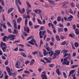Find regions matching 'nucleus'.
<instances>
[{
  "label": "nucleus",
  "instance_id": "18",
  "mask_svg": "<svg viewBox=\"0 0 79 79\" xmlns=\"http://www.w3.org/2000/svg\"><path fill=\"white\" fill-rule=\"evenodd\" d=\"M75 34L76 35H78L79 34V30L77 29H76L75 30Z\"/></svg>",
  "mask_w": 79,
  "mask_h": 79
},
{
  "label": "nucleus",
  "instance_id": "9",
  "mask_svg": "<svg viewBox=\"0 0 79 79\" xmlns=\"http://www.w3.org/2000/svg\"><path fill=\"white\" fill-rule=\"evenodd\" d=\"M74 72H75V70H72L70 71L69 74V76H70L71 74H74Z\"/></svg>",
  "mask_w": 79,
  "mask_h": 79
},
{
  "label": "nucleus",
  "instance_id": "6",
  "mask_svg": "<svg viewBox=\"0 0 79 79\" xmlns=\"http://www.w3.org/2000/svg\"><path fill=\"white\" fill-rule=\"evenodd\" d=\"M38 14L40 15L41 20H42V15H41V13H42V10L40 9H38Z\"/></svg>",
  "mask_w": 79,
  "mask_h": 79
},
{
  "label": "nucleus",
  "instance_id": "51",
  "mask_svg": "<svg viewBox=\"0 0 79 79\" xmlns=\"http://www.w3.org/2000/svg\"><path fill=\"white\" fill-rule=\"evenodd\" d=\"M59 32H62L63 31V29L61 28H60L58 29Z\"/></svg>",
  "mask_w": 79,
  "mask_h": 79
},
{
  "label": "nucleus",
  "instance_id": "43",
  "mask_svg": "<svg viewBox=\"0 0 79 79\" xmlns=\"http://www.w3.org/2000/svg\"><path fill=\"white\" fill-rule=\"evenodd\" d=\"M63 74L64 75V77L65 78H66V77H67V76H66V73L65 72H63Z\"/></svg>",
  "mask_w": 79,
  "mask_h": 79
},
{
  "label": "nucleus",
  "instance_id": "3",
  "mask_svg": "<svg viewBox=\"0 0 79 79\" xmlns=\"http://www.w3.org/2000/svg\"><path fill=\"white\" fill-rule=\"evenodd\" d=\"M67 57H65V59H64V62H63V64H66V65H69V61H67Z\"/></svg>",
  "mask_w": 79,
  "mask_h": 79
},
{
  "label": "nucleus",
  "instance_id": "25",
  "mask_svg": "<svg viewBox=\"0 0 79 79\" xmlns=\"http://www.w3.org/2000/svg\"><path fill=\"white\" fill-rule=\"evenodd\" d=\"M9 75L10 76H12L14 77H15L16 76V74L15 73H11Z\"/></svg>",
  "mask_w": 79,
  "mask_h": 79
},
{
  "label": "nucleus",
  "instance_id": "48",
  "mask_svg": "<svg viewBox=\"0 0 79 79\" xmlns=\"http://www.w3.org/2000/svg\"><path fill=\"white\" fill-rule=\"evenodd\" d=\"M57 21H61V17L59 16L57 19Z\"/></svg>",
  "mask_w": 79,
  "mask_h": 79
},
{
  "label": "nucleus",
  "instance_id": "52",
  "mask_svg": "<svg viewBox=\"0 0 79 79\" xmlns=\"http://www.w3.org/2000/svg\"><path fill=\"white\" fill-rule=\"evenodd\" d=\"M5 65H8V60H6L5 62Z\"/></svg>",
  "mask_w": 79,
  "mask_h": 79
},
{
  "label": "nucleus",
  "instance_id": "5",
  "mask_svg": "<svg viewBox=\"0 0 79 79\" xmlns=\"http://www.w3.org/2000/svg\"><path fill=\"white\" fill-rule=\"evenodd\" d=\"M3 46L4 47H6V44L5 43H3V42H1V44H0V47L2 48Z\"/></svg>",
  "mask_w": 79,
  "mask_h": 79
},
{
  "label": "nucleus",
  "instance_id": "37",
  "mask_svg": "<svg viewBox=\"0 0 79 79\" xmlns=\"http://www.w3.org/2000/svg\"><path fill=\"white\" fill-rule=\"evenodd\" d=\"M9 36L10 38H13V37H15V36L14 35H10Z\"/></svg>",
  "mask_w": 79,
  "mask_h": 79
},
{
  "label": "nucleus",
  "instance_id": "1",
  "mask_svg": "<svg viewBox=\"0 0 79 79\" xmlns=\"http://www.w3.org/2000/svg\"><path fill=\"white\" fill-rule=\"evenodd\" d=\"M36 41H35V40L34 39H32L31 40V41H28L27 42L30 44H31V45H35L37 47H38V45H37V43H36Z\"/></svg>",
  "mask_w": 79,
  "mask_h": 79
},
{
  "label": "nucleus",
  "instance_id": "53",
  "mask_svg": "<svg viewBox=\"0 0 79 79\" xmlns=\"http://www.w3.org/2000/svg\"><path fill=\"white\" fill-rule=\"evenodd\" d=\"M29 24L30 26H32V23L31 22V21H30L29 22Z\"/></svg>",
  "mask_w": 79,
  "mask_h": 79
},
{
  "label": "nucleus",
  "instance_id": "35",
  "mask_svg": "<svg viewBox=\"0 0 79 79\" xmlns=\"http://www.w3.org/2000/svg\"><path fill=\"white\" fill-rule=\"evenodd\" d=\"M70 53H66V54H64V57H65L67 56H70Z\"/></svg>",
  "mask_w": 79,
  "mask_h": 79
},
{
  "label": "nucleus",
  "instance_id": "16",
  "mask_svg": "<svg viewBox=\"0 0 79 79\" xmlns=\"http://www.w3.org/2000/svg\"><path fill=\"white\" fill-rule=\"evenodd\" d=\"M48 2L49 3H50L51 4H52V5H55V2H53V1H51L50 0H48Z\"/></svg>",
  "mask_w": 79,
  "mask_h": 79
},
{
  "label": "nucleus",
  "instance_id": "57",
  "mask_svg": "<svg viewBox=\"0 0 79 79\" xmlns=\"http://www.w3.org/2000/svg\"><path fill=\"white\" fill-rule=\"evenodd\" d=\"M47 32L49 34H50L51 35L52 34V32H51V31H50L48 29H47Z\"/></svg>",
  "mask_w": 79,
  "mask_h": 79
},
{
  "label": "nucleus",
  "instance_id": "12",
  "mask_svg": "<svg viewBox=\"0 0 79 79\" xmlns=\"http://www.w3.org/2000/svg\"><path fill=\"white\" fill-rule=\"evenodd\" d=\"M5 23L2 24V23H0V25L1 26H2L4 29H6V26L5 25Z\"/></svg>",
  "mask_w": 79,
  "mask_h": 79
},
{
  "label": "nucleus",
  "instance_id": "11",
  "mask_svg": "<svg viewBox=\"0 0 79 79\" xmlns=\"http://www.w3.org/2000/svg\"><path fill=\"white\" fill-rule=\"evenodd\" d=\"M24 31L25 32H26V30L27 31V33H29V28L28 27H24Z\"/></svg>",
  "mask_w": 79,
  "mask_h": 79
},
{
  "label": "nucleus",
  "instance_id": "34",
  "mask_svg": "<svg viewBox=\"0 0 79 79\" xmlns=\"http://www.w3.org/2000/svg\"><path fill=\"white\" fill-rule=\"evenodd\" d=\"M68 52V50H64L63 54H66V53H67Z\"/></svg>",
  "mask_w": 79,
  "mask_h": 79
},
{
  "label": "nucleus",
  "instance_id": "47",
  "mask_svg": "<svg viewBox=\"0 0 79 79\" xmlns=\"http://www.w3.org/2000/svg\"><path fill=\"white\" fill-rule=\"evenodd\" d=\"M13 50H14L15 52H18V47H17L15 49H13Z\"/></svg>",
  "mask_w": 79,
  "mask_h": 79
},
{
  "label": "nucleus",
  "instance_id": "17",
  "mask_svg": "<svg viewBox=\"0 0 79 79\" xmlns=\"http://www.w3.org/2000/svg\"><path fill=\"white\" fill-rule=\"evenodd\" d=\"M56 73H57L58 75L60 76V69H56Z\"/></svg>",
  "mask_w": 79,
  "mask_h": 79
},
{
  "label": "nucleus",
  "instance_id": "54",
  "mask_svg": "<svg viewBox=\"0 0 79 79\" xmlns=\"http://www.w3.org/2000/svg\"><path fill=\"white\" fill-rule=\"evenodd\" d=\"M49 44L51 46H53V45H54V43L52 42H50Z\"/></svg>",
  "mask_w": 79,
  "mask_h": 79
},
{
  "label": "nucleus",
  "instance_id": "4",
  "mask_svg": "<svg viewBox=\"0 0 79 79\" xmlns=\"http://www.w3.org/2000/svg\"><path fill=\"white\" fill-rule=\"evenodd\" d=\"M20 66V61H17L15 63V67L17 68H20L19 67Z\"/></svg>",
  "mask_w": 79,
  "mask_h": 79
},
{
  "label": "nucleus",
  "instance_id": "46",
  "mask_svg": "<svg viewBox=\"0 0 79 79\" xmlns=\"http://www.w3.org/2000/svg\"><path fill=\"white\" fill-rule=\"evenodd\" d=\"M19 51L20 52H24L25 51V50H24V49H21V48H19Z\"/></svg>",
  "mask_w": 79,
  "mask_h": 79
},
{
  "label": "nucleus",
  "instance_id": "29",
  "mask_svg": "<svg viewBox=\"0 0 79 79\" xmlns=\"http://www.w3.org/2000/svg\"><path fill=\"white\" fill-rule=\"evenodd\" d=\"M34 61H35V60L34 59H32L30 62V64H33L34 63Z\"/></svg>",
  "mask_w": 79,
  "mask_h": 79
},
{
  "label": "nucleus",
  "instance_id": "39",
  "mask_svg": "<svg viewBox=\"0 0 79 79\" xmlns=\"http://www.w3.org/2000/svg\"><path fill=\"white\" fill-rule=\"evenodd\" d=\"M78 67V65H73L71 66V68H77V67Z\"/></svg>",
  "mask_w": 79,
  "mask_h": 79
},
{
  "label": "nucleus",
  "instance_id": "32",
  "mask_svg": "<svg viewBox=\"0 0 79 79\" xmlns=\"http://www.w3.org/2000/svg\"><path fill=\"white\" fill-rule=\"evenodd\" d=\"M37 21L38 23L40 24H42V21L39 19H37Z\"/></svg>",
  "mask_w": 79,
  "mask_h": 79
},
{
  "label": "nucleus",
  "instance_id": "59",
  "mask_svg": "<svg viewBox=\"0 0 79 79\" xmlns=\"http://www.w3.org/2000/svg\"><path fill=\"white\" fill-rule=\"evenodd\" d=\"M25 25H27V19H25Z\"/></svg>",
  "mask_w": 79,
  "mask_h": 79
},
{
  "label": "nucleus",
  "instance_id": "24",
  "mask_svg": "<svg viewBox=\"0 0 79 79\" xmlns=\"http://www.w3.org/2000/svg\"><path fill=\"white\" fill-rule=\"evenodd\" d=\"M27 15H29V14L30 12H31V10L29 9V8H27Z\"/></svg>",
  "mask_w": 79,
  "mask_h": 79
},
{
  "label": "nucleus",
  "instance_id": "13",
  "mask_svg": "<svg viewBox=\"0 0 79 79\" xmlns=\"http://www.w3.org/2000/svg\"><path fill=\"white\" fill-rule=\"evenodd\" d=\"M6 70L8 72V73H9V75H10L11 72H10V68L8 67H6Z\"/></svg>",
  "mask_w": 79,
  "mask_h": 79
},
{
  "label": "nucleus",
  "instance_id": "28",
  "mask_svg": "<svg viewBox=\"0 0 79 79\" xmlns=\"http://www.w3.org/2000/svg\"><path fill=\"white\" fill-rule=\"evenodd\" d=\"M13 34H18V31H17V30L15 29H14V31L13 32Z\"/></svg>",
  "mask_w": 79,
  "mask_h": 79
},
{
  "label": "nucleus",
  "instance_id": "61",
  "mask_svg": "<svg viewBox=\"0 0 79 79\" xmlns=\"http://www.w3.org/2000/svg\"><path fill=\"white\" fill-rule=\"evenodd\" d=\"M73 18V16L71 15H70V16L68 18L69 19H72Z\"/></svg>",
  "mask_w": 79,
  "mask_h": 79
},
{
  "label": "nucleus",
  "instance_id": "8",
  "mask_svg": "<svg viewBox=\"0 0 79 79\" xmlns=\"http://www.w3.org/2000/svg\"><path fill=\"white\" fill-rule=\"evenodd\" d=\"M26 3L27 5V8H31V5L30 4L28 1L26 2Z\"/></svg>",
  "mask_w": 79,
  "mask_h": 79
},
{
  "label": "nucleus",
  "instance_id": "41",
  "mask_svg": "<svg viewBox=\"0 0 79 79\" xmlns=\"http://www.w3.org/2000/svg\"><path fill=\"white\" fill-rule=\"evenodd\" d=\"M43 41H42V40L41 39L40 41V47H41V45H42V44H43Z\"/></svg>",
  "mask_w": 79,
  "mask_h": 79
},
{
  "label": "nucleus",
  "instance_id": "36",
  "mask_svg": "<svg viewBox=\"0 0 79 79\" xmlns=\"http://www.w3.org/2000/svg\"><path fill=\"white\" fill-rule=\"evenodd\" d=\"M2 18L3 21H5V15H2Z\"/></svg>",
  "mask_w": 79,
  "mask_h": 79
},
{
  "label": "nucleus",
  "instance_id": "19",
  "mask_svg": "<svg viewBox=\"0 0 79 79\" xmlns=\"http://www.w3.org/2000/svg\"><path fill=\"white\" fill-rule=\"evenodd\" d=\"M22 20V18H20L19 19H17V22L18 23H21V20Z\"/></svg>",
  "mask_w": 79,
  "mask_h": 79
},
{
  "label": "nucleus",
  "instance_id": "64",
  "mask_svg": "<svg viewBox=\"0 0 79 79\" xmlns=\"http://www.w3.org/2000/svg\"><path fill=\"white\" fill-rule=\"evenodd\" d=\"M5 79H8V76L7 75H6L4 77Z\"/></svg>",
  "mask_w": 79,
  "mask_h": 79
},
{
  "label": "nucleus",
  "instance_id": "7",
  "mask_svg": "<svg viewBox=\"0 0 79 79\" xmlns=\"http://www.w3.org/2000/svg\"><path fill=\"white\" fill-rule=\"evenodd\" d=\"M41 77H42V78L43 79H48L47 77V76L45 74H42Z\"/></svg>",
  "mask_w": 79,
  "mask_h": 79
},
{
  "label": "nucleus",
  "instance_id": "42",
  "mask_svg": "<svg viewBox=\"0 0 79 79\" xmlns=\"http://www.w3.org/2000/svg\"><path fill=\"white\" fill-rule=\"evenodd\" d=\"M69 37H74V34H70L69 35Z\"/></svg>",
  "mask_w": 79,
  "mask_h": 79
},
{
  "label": "nucleus",
  "instance_id": "20",
  "mask_svg": "<svg viewBox=\"0 0 79 79\" xmlns=\"http://www.w3.org/2000/svg\"><path fill=\"white\" fill-rule=\"evenodd\" d=\"M50 53H51V54H50ZM48 54L49 55H50V56H52V55H53V51H51L50 52H49L48 53Z\"/></svg>",
  "mask_w": 79,
  "mask_h": 79
},
{
  "label": "nucleus",
  "instance_id": "22",
  "mask_svg": "<svg viewBox=\"0 0 79 79\" xmlns=\"http://www.w3.org/2000/svg\"><path fill=\"white\" fill-rule=\"evenodd\" d=\"M21 55H22L23 57H24L25 58L26 57V55L24 53V52H21L20 53Z\"/></svg>",
  "mask_w": 79,
  "mask_h": 79
},
{
  "label": "nucleus",
  "instance_id": "33",
  "mask_svg": "<svg viewBox=\"0 0 79 79\" xmlns=\"http://www.w3.org/2000/svg\"><path fill=\"white\" fill-rule=\"evenodd\" d=\"M70 44L71 45V47L73 50H74L75 49V47H74V45H73V43L72 42H71Z\"/></svg>",
  "mask_w": 79,
  "mask_h": 79
},
{
  "label": "nucleus",
  "instance_id": "21",
  "mask_svg": "<svg viewBox=\"0 0 79 79\" xmlns=\"http://www.w3.org/2000/svg\"><path fill=\"white\" fill-rule=\"evenodd\" d=\"M13 10V8H12L9 9L8 10V13H11V11H12V10Z\"/></svg>",
  "mask_w": 79,
  "mask_h": 79
},
{
  "label": "nucleus",
  "instance_id": "45",
  "mask_svg": "<svg viewBox=\"0 0 79 79\" xmlns=\"http://www.w3.org/2000/svg\"><path fill=\"white\" fill-rule=\"evenodd\" d=\"M28 63H30V61L29 60H26L25 62V64L27 65L28 64Z\"/></svg>",
  "mask_w": 79,
  "mask_h": 79
},
{
  "label": "nucleus",
  "instance_id": "38",
  "mask_svg": "<svg viewBox=\"0 0 79 79\" xmlns=\"http://www.w3.org/2000/svg\"><path fill=\"white\" fill-rule=\"evenodd\" d=\"M0 2L2 3V6H4V2L3 1V0H0Z\"/></svg>",
  "mask_w": 79,
  "mask_h": 79
},
{
  "label": "nucleus",
  "instance_id": "10",
  "mask_svg": "<svg viewBox=\"0 0 79 79\" xmlns=\"http://www.w3.org/2000/svg\"><path fill=\"white\" fill-rule=\"evenodd\" d=\"M44 59L46 61L47 63H51V60H49V59H48L46 57H44Z\"/></svg>",
  "mask_w": 79,
  "mask_h": 79
},
{
  "label": "nucleus",
  "instance_id": "55",
  "mask_svg": "<svg viewBox=\"0 0 79 79\" xmlns=\"http://www.w3.org/2000/svg\"><path fill=\"white\" fill-rule=\"evenodd\" d=\"M40 30L41 31H44V27L41 26L40 28Z\"/></svg>",
  "mask_w": 79,
  "mask_h": 79
},
{
  "label": "nucleus",
  "instance_id": "14",
  "mask_svg": "<svg viewBox=\"0 0 79 79\" xmlns=\"http://www.w3.org/2000/svg\"><path fill=\"white\" fill-rule=\"evenodd\" d=\"M19 12L20 13H21V14H23L24 13V12L25 11V9L24 8L23 9V10H22V11L21 10V9H20V10H19Z\"/></svg>",
  "mask_w": 79,
  "mask_h": 79
},
{
  "label": "nucleus",
  "instance_id": "58",
  "mask_svg": "<svg viewBox=\"0 0 79 79\" xmlns=\"http://www.w3.org/2000/svg\"><path fill=\"white\" fill-rule=\"evenodd\" d=\"M23 34L24 35L26 36L27 35V33L26 32H23Z\"/></svg>",
  "mask_w": 79,
  "mask_h": 79
},
{
  "label": "nucleus",
  "instance_id": "60",
  "mask_svg": "<svg viewBox=\"0 0 79 79\" xmlns=\"http://www.w3.org/2000/svg\"><path fill=\"white\" fill-rule=\"evenodd\" d=\"M40 26L39 25H35L34 26V27L35 29H37V28H38V27H39Z\"/></svg>",
  "mask_w": 79,
  "mask_h": 79
},
{
  "label": "nucleus",
  "instance_id": "15",
  "mask_svg": "<svg viewBox=\"0 0 79 79\" xmlns=\"http://www.w3.org/2000/svg\"><path fill=\"white\" fill-rule=\"evenodd\" d=\"M48 54V52H46L45 50L43 49V54L44 56H46Z\"/></svg>",
  "mask_w": 79,
  "mask_h": 79
},
{
  "label": "nucleus",
  "instance_id": "62",
  "mask_svg": "<svg viewBox=\"0 0 79 79\" xmlns=\"http://www.w3.org/2000/svg\"><path fill=\"white\" fill-rule=\"evenodd\" d=\"M14 28H15V29H17V25H16V23L14 24Z\"/></svg>",
  "mask_w": 79,
  "mask_h": 79
},
{
  "label": "nucleus",
  "instance_id": "2",
  "mask_svg": "<svg viewBox=\"0 0 79 79\" xmlns=\"http://www.w3.org/2000/svg\"><path fill=\"white\" fill-rule=\"evenodd\" d=\"M55 52L56 53H54V55L55 56V57H54L52 59L54 60L55 58V57L57 55H60V51L58 50V51H55Z\"/></svg>",
  "mask_w": 79,
  "mask_h": 79
},
{
  "label": "nucleus",
  "instance_id": "40",
  "mask_svg": "<svg viewBox=\"0 0 79 79\" xmlns=\"http://www.w3.org/2000/svg\"><path fill=\"white\" fill-rule=\"evenodd\" d=\"M39 10V9H36L35 10H33V11H34L35 13L36 14H37L38 13V11Z\"/></svg>",
  "mask_w": 79,
  "mask_h": 79
},
{
  "label": "nucleus",
  "instance_id": "50",
  "mask_svg": "<svg viewBox=\"0 0 79 79\" xmlns=\"http://www.w3.org/2000/svg\"><path fill=\"white\" fill-rule=\"evenodd\" d=\"M49 67H50V68H52L54 66H55V64H51L49 65Z\"/></svg>",
  "mask_w": 79,
  "mask_h": 79
},
{
  "label": "nucleus",
  "instance_id": "56",
  "mask_svg": "<svg viewBox=\"0 0 79 79\" xmlns=\"http://www.w3.org/2000/svg\"><path fill=\"white\" fill-rule=\"evenodd\" d=\"M24 72L25 73H27V74H30V72L29 71H27V70H24Z\"/></svg>",
  "mask_w": 79,
  "mask_h": 79
},
{
  "label": "nucleus",
  "instance_id": "44",
  "mask_svg": "<svg viewBox=\"0 0 79 79\" xmlns=\"http://www.w3.org/2000/svg\"><path fill=\"white\" fill-rule=\"evenodd\" d=\"M37 53H38V52L37 51H35L32 52V54L33 55H35V54H37Z\"/></svg>",
  "mask_w": 79,
  "mask_h": 79
},
{
  "label": "nucleus",
  "instance_id": "63",
  "mask_svg": "<svg viewBox=\"0 0 79 79\" xmlns=\"http://www.w3.org/2000/svg\"><path fill=\"white\" fill-rule=\"evenodd\" d=\"M72 77H73V79H76V77H75V74H74L73 75H72Z\"/></svg>",
  "mask_w": 79,
  "mask_h": 79
},
{
  "label": "nucleus",
  "instance_id": "30",
  "mask_svg": "<svg viewBox=\"0 0 79 79\" xmlns=\"http://www.w3.org/2000/svg\"><path fill=\"white\" fill-rule=\"evenodd\" d=\"M69 11L70 13H71V14H72V15H73V11L72 10H71V9H69Z\"/></svg>",
  "mask_w": 79,
  "mask_h": 79
},
{
  "label": "nucleus",
  "instance_id": "27",
  "mask_svg": "<svg viewBox=\"0 0 79 79\" xmlns=\"http://www.w3.org/2000/svg\"><path fill=\"white\" fill-rule=\"evenodd\" d=\"M74 45L75 47H79V43L78 42H75L74 43Z\"/></svg>",
  "mask_w": 79,
  "mask_h": 79
},
{
  "label": "nucleus",
  "instance_id": "49",
  "mask_svg": "<svg viewBox=\"0 0 79 79\" xmlns=\"http://www.w3.org/2000/svg\"><path fill=\"white\" fill-rule=\"evenodd\" d=\"M23 70H24V69H19V70H17V71L18 72H21V71H23Z\"/></svg>",
  "mask_w": 79,
  "mask_h": 79
},
{
  "label": "nucleus",
  "instance_id": "26",
  "mask_svg": "<svg viewBox=\"0 0 79 79\" xmlns=\"http://www.w3.org/2000/svg\"><path fill=\"white\" fill-rule=\"evenodd\" d=\"M56 40H57L59 41L60 40V37H59V35H56Z\"/></svg>",
  "mask_w": 79,
  "mask_h": 79
},
{
  "label": "nucleus",
  "instance_id": "31",
  "mask_svg": "<svg viewBox=\"0 0 79 79\" xmlns=\"http://www.w3.org/2000/svg\"><path fill=\"white\" fill-rule=\"evenodd\" d=\"M38 56L39 57H42L43 56L41 54L40 52H39L38 54Z\"/></svg>",
  "mask_w": 79,
  "mask_h": 79
},
{
  "label": "nucleus",
  "instance_id": "23",
  "mask_svg": "<svg viewBox=\"0 0 79 79\" xmlns=\"http://www.w3.org/2000/svg\"><path fill=\"white\" fill-rule=\"evenodd\" d=\"M7 47H4L3 48H2V49L3 52H5L6 51V49Z\"/></svg>",
  "mask_w": 79,
  "mask_h": 79
}]
</instances>
